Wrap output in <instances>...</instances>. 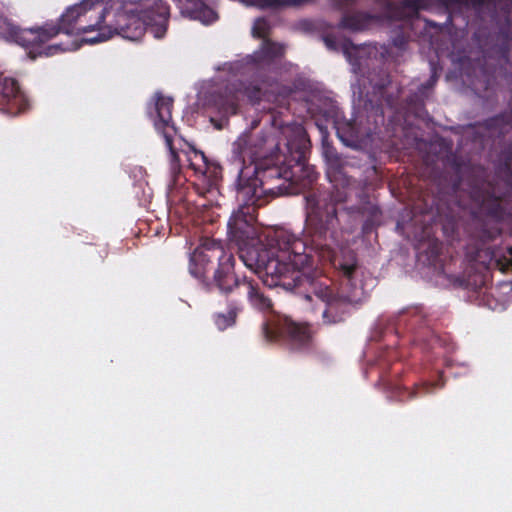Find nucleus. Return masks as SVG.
Returning a JSON list of instances; mask_svg holds the SVG:
<instances>
[{"label": "nucleus", "instance_id": "nucleus-31", "mask_svg": "<svg viewBox=\"0 0 512 512\" xmlns=\"http://www.w3.org/2000/svg\"><path fill=\"white\" fill-rule=\"evenodd\" d=\"M355 0H330L332 6L338 10L348 9Z\"/></svg>", "mask_w": 512, "mask_h": 512}, {"label": "nucleus", "instance_id": "nucleus-4", "mask_svg": "<svg viewBox=\"0 0 512 512\" xmlns=\"http://www.w3.org/2000/svg\"><path fill=\"white\" fill-rule=\"evenodd\" d=\"M252 191L249 187L237 190L239 207L232 213L227 223L228 237L239 247V258L243 264L257 274L264 285L269 288L292 289L295 286L294 281L298 280L301 274L294 271V278H287L291 250L281 247L278 241L279 233L286 230L276 231V248L268 249L259 241L254 243L256 241L254 224L257 218V210L263 205L251 198Z\"/></svg>", "mask_w": 512, "mask_h": 512}, {"label": "nucleus", "instance_id": "nucleus-30", "mask_svg": "<svg viewBox=\"0 0 512 512\" xmlns=\"http://www.w3.org/2000/svg\"><path fill=\"white\" fill-rule=\"evenodd\" d=\"M458 225H459L458 219L454 215H451L447 219V223H445L443 225V229L445 232H448V230H450L452 233H454L455 230L457 229Z\"/></svg>", "mask_w": 512, "mask_h": 512}, {"label": "nucleus", "instance_id": "nucleus-28", "mask_svg": "<svg viewBox=\"0 0 512 512\" xmlns=\"http://www.w3.org/2000/svg\"><path fill=\"white\" fill-rule=\"evenodd\" d=\"M428 0H404L403 6L412 14H417L420 10L427 8Z\"/></svg>", "mask_w": 512, "mask_h": 512}, {"label": "nucleus", "instance_id": "nucleus-20", "mask_svg": "<svg viewBox=\"0 0 512 512\" xmlns=\"http://www.w3.org/2000/svg\"><path fill=\"white\" fill-rule=\"evenodd\" d=\"M372 20L373 17L365 12H344L338 23V28L351 32H360L366 30L371 25Z\"/></svg>", "mask_w": 512, "mask_h": 512}, {"label": "nucleus", "instance_id": "nucleus-21", "mask_svg": "<svg viewBox=\"0 0 512 512\" xmlns=\"http://www.w3.org/2000/svg\"><path fill=\"white\" fill-rule=\"evenodd\" d=\"M241 308L235 303L228 305L227 313H217L214 315V323L219 330H225L235 324L237 315Z\"/></svg>", "mask_w": 512, "mask_h": 512}, {"label": "nucleus", "instance_id": "nucleus-7", "mask_svg": "<svg viewBox=\"0 0 512 512\" xmlns=\"http://www.w3.org/2000/svg\"><path fill=\"white\" fill-rule=\"evenodd\" d=\"M105 0H83L66 9L59 24L46 23L37 28L15 29V42L26 48H36L48 42L59 33L81 35L92 31L100 32L101 23H96V16L102 13L101 2Z\"/></svg>", "mask_w": 512, "mask_h": 512}, {"label": "nucleus", "instance_id": "nucleus-32", "mask_svg": "<svg viewBox=\"0 0 512 512\" xmlns=\"http://www.w3.org/2000/svg\"><path fill=\"white\" fill-rule=\"evenodd\" d=\"M261 96V88L260 87H254L253 89V95H250L251 98L260 99Z\"/></svg>", "mask_w": 512, "mask_h": 512}, {"label": "nucleus", "instance_id": "nucleus-9", "mask_svg": "<svg viewBox=\"0 0 512 512\" xmlns=\"http://www.w3.org/2000/svg\"><path fill=\"white\" fill-rule=\"evenodd\" d=\"M311 288L313 294L322 302V322L325 325H336L345 321L350 312V306L360 303L365 298L363 285H354L353 288L335 290L333 287L313 280V284H304L296 287Z\"/></svg>", "mask_w": 512, "mask_h": 512}, {"label": "nucleus", "instance_id": "nucleus-27", "mask_svg": "<svg viewBox=\"0 0 512 512\" xmlns=\"http://www.w3.org/2000/svg\"><path fill=\"white\" fill-rule=\"evenodd\" d=\"M253 36L256 38L266 39L268 34L267 22L264 19H257L252 28Z\"/></svg>", "mask_w": 512, "mask_h": 512}, {"label": "nucleus", "instance_id": "nucleus-16", "mask_svg": "<svg viewBox=\"0 0 512 512\" xmlns=\"http://www.w3.org/2000/svg\"><path fill=\"white\" fill-rule=\"evenodd\" d=\"M26 99L18 82L11 77L0 75V110L10 113L24 108Z\"/></svg>", "mask_w": 512, "mask_h": 512}, {"label": "nucleus", "instance_id": "nucleus-23", "mask_svg": "<svg viewBox=\"0 0 512 512\" xmlns=\"http://www.w3.org/2000/svg\"><path fill=\"white\" fill-rule=\"evenodd\" d=\"M409 42V35H407L402 30L396 31L395 35L392 37L391 44L387 47H384V52L382 55H387L392 57L393 49H396L398 52H404L407 49Z\"/></svg>", "mask_w": 512, "mask_h": 512}, {"label": "nucleus", "instance_id": "nucleus-8", "mask_svg": "<svg viewBox=\"0 0 512 512\" xmlns=\"http://www.w3.org/2000/svg\"><path fill=\"white\" fill-rule=\"evenodd\" d=\"M105 1L106 6L102 8V13L96 16V23H101L100 32L95 37L87 38L86 42H103L115 34L130 41H139L147 27L138 12V7L124 0Z\"/></svg>", "mask_w": 512, "mask_h": 512}, {"label": "nucleus", "instance_id": "nucleus-3", "mask_svg": "<svg viewBox=\"0 0 512 512\" xmlns=\"http://www.w3.org/2000/svg\"><path fill=\"white\" fill-rule=\"evenodd\" d=\"M279 133L274 150L238 174L237 190L251 188V198L260 205H266L269 197L294 193L298 187L309 186L317 179V173L306 163L311 143L304 127L285 125Z\"/></svg>", "mask_w": 512, "mask_h": 512}, {"label": "nucleus", "instance_id": "nucleus-18", "mask_svg": "<svg viewBox=\"0 0 512 512\" xmlns=\"http://www.w3.org/2000/svg\"><path fill=\"white\" fill-rule=\"evenodd\" d=\"M323 42L331 51L341 50L352 64L354 72L361 71L362 62L361 57L358 56L360 49L350 40L339 41L335 35L327 34L323 36Z\"/></svg>", "mask_w": 512, "mask_h": 512}, {"label": "nucleus", "instance_id": "nucleus-33", "mask_svg": "<svg viewBox=\"0 0 512 512\" xmlns=\"http://www.w3.org/2000/svg\"><path fill=\"white\" fill-rule=\"evenodd\" d=\"M438 246L439 245L436 242L433 244L432 253L435 254V255H438V253H439V247Z\"/></svg>", "mask_w": 512, "mask_h": 512}, {"label": "nucleus", "instance_id": "nucleus-25", "mask_svg": "<svg viewBox=\"0 0 512 512\" xmlns=\"http://www.w3.org/2000/svg\"><path fill=\"white\" fill-rule=\"evenodd\" d=\"M248 4L261 9H279L281 0H245Z\"/></svg>", "mask_w": 512, "mask_h": 512}, {"label": "nucleus", "instance_id": "nucleus-12", "mask_svg": "<svg viewBox=\"0 0 512 512\" xmlns=\"http://www.w3.org/2000/svg\"><path fill=\"white\" fill-rule=\"evenodd\" d=\"M284 54V47L269 39H264L261 48L248 57L255 80L263 85H271L277 77L276 61Z\"/></svg>", "mask_w": 512, "mask_h": 512}, {"label": "nucleus", "instance_id": "nucleus-2", "mask_svg": "<svg viewBox=\"0 0 512 512\" xmlns=\"http://www.w3.org/2000/svg\"><path fill=\"white\" fill-rule=\"evenodd\" d=\"M332 190L317 188L305 196L306 213L302 237L291 231L280 232L278 241L281 247L291 250V260L287 278L293 279L294 271L301 274L295 280V286L288 291L304 284H313L316 280L313 274L306 269L313 266L314 255L321 263H329L341 278L340 286L353 288L362 285L358 280L359 263L357 254L349 247L340 246L342 232L337 217V204L345 202L348 197L349 184L341 172L335 170L333 178L328 173Z\"/></svg>", "mask_w": 512, "mask_h": 512}, {"label": "nucleus", "instance_id": "nucleus-15", "mask_svg": "<svg viewBox=\"0 0 512 512\" xmlns=\"http://www.w3.org/2000/svg\"><path fill=\"white\" fill-rule=\"evenodd\" d=\"M182 17L211 25L218 20L217 12L205 0H172Z\"/></svg>", "mask_w": 512, "mask_h": 512}, {"label": "nucleus", "instance_id": "nucleus-19", "mask_svg": "<svg viewBox=\"0 0 512 512\" xmlns=\"http://www.w3.org/2000/svg\"><path fill=\"white\" fill-rule=\"evenodd\" d=\"M211 102L218 113L226 119L231 115L237 114L239 102L238 96L229 91L228 88L223 92L213 93L211 95Z\"/></svg>", "mask_w": 512, "mask_h": 512}, {"label": "nucleus", "instance_id": "nucleus-1", "mask_svg": "<svg viewBox=\"0 0 512 512\" xmlns=\"http://www.w3.org/2000/svg\"><path fill=\"white\" fill-rule=\"evenodd\" d=\"M481 127L502 139L500 155L504 163L492 177L473 173L463 181L458 179L451 187L453 205L468 217L463 271L455 284L473 291L485 285L488 271H512V250L501 254L490 245L500 234L498 224L505 213L503 203L512 192V97L502 112L485 119Z\"/></svg>", "mask_w": 512, "mask_h": 512}, {"label": "nucleus", "instance_id": "nucleus-24", "mask_svg": "<svg viewBox=\"0 0 512 512\" xmlns=\"http://www.w3.org/2000/svg\"><path fill=\"white\" fill-rule=\"evenodd\" d=\"M345 129H347V132H344L342 128H338L337 134L344 143L350 145V142L357 138V133L354 126L351 123H347Z\"/></svg>", "mask_w": 512, "mask_h": 512}, {"label": "nucleus", "instance_id": "nucleus-5", "mask_svg": "<svg viewBox=\"0 0 512 512\" xmlns=\"http://www.w3.org/2000/svg\"><path fill=\"white\" fill-rule=\"evenodd\" d=\"M235 263L234 255L225 250L222 241L204 238L190 256L189 272L193 277L204 281L207 273L214 270L212 282L208 286H214L226 296L244 288L253 308L263 312L270 311L273 307L272 300L264 294L254 279L237 274Z\"/></svg>", "mask_w": 512, "mask_h": 512}, {"label": "nucleus", "instance_id": "nucleus-6", "mask_svg": "<svg viewBox=\"0 0 512 512\" xmlns=\"http://www.w3.org/2000/svg\"><path fill=\"white\" fill-rule=\"evenodd\" d=\"M172 109L173 99L171 97L163 96L161 93L155 94L154 126L162 134L169 150L171 174L176 179L182 166L187 165L195 177L192 182L193 192L202 198H207L209 194H214L217 190L222 168L220 165L210 162L202 151L188 143H183L185 148L175 146L174 136L177 130L172 120Z\"/></svg>", "mask_w": 512, "mask_h": 512}, {"label": "nucleus", "instance_id": "nucleus-26", "mask_svg": "<svg viewBox=\"0 0 512 512\" xmlns=\"http://www.w3.org/2000/svg\"><path fill=\"white\" fill-rule=\"evenodd\" d=\"M499 38L501 39L500 52L504 58H507L510 51V32L508 29H502L499 32Z\"/></svg>", "mask_w": 512, "mask_h": 512}, {"label": "nucleus", "instance_id": "nucleus-10", "mask_svg": "<svg viewBox=\"0 0 512 512\" xmlns=\"http://www.w3.org/2000/svg\"><path fill=\"white\" fill-rule=\"evenodd\" d=\"M264 338L277 342L291 352L307 354L314 350L316 331L307 322H296L291 317L278 315L262 325Z\"/></svg>", "mask_w": 512, "mask_h": 512}, {"label": "nucleus", "instance_id": "nucleus-17", "mask_svg": "<svg viewBox=\"0 0 512 512\" xmlns=\"http://www.w3.org/2000/svg\"><path fill=\"white\" fill-rule=\"evenodd\" d=\"M380 380L383 382L385 390L388 393V397L391 400L398 402H406L417 397L427 395L431 393L433 388L437 385V383L425 382L421 384H414L413 389L409 390L400 384H392L387 381L384 376H381Z\"/></svg>", "mask_w": 512, "mask_h": 512}, {"label": "nucleus", "instance_id": "nucleus-11", "mask_svg": "<svg viewBox=\"0 0 512 512\" xmlns=\"http://www.w3.org/2000/svg\"><path fill=\"white\" fill-rule=\"evenodd\" d=\"M280 136L266 138L263 134L244 132L232 144L233 157L240 162L242 168L255 166L260 158L267 156V150H274V144Z\"/></svg>", "mask_w": 512, "mask_h": 512}, {"label": "nucleus", "instance_id": "nucleus-14", "mask_svg": "<svg viewBox=\"0 0 512 512\" xmlns=\"http://www.w3.org/2000/svg\"><path fill=\"white\" fill-rule=\"evenodd\" d=\"M134 4L154 37H164L170 19L169 4L164 0H145Z\"/></svg>", "mask_w": 512, "mask_h": 512}, {"label": "nucleus", "instance_id": "nucleus-22", "mask_svg": "<svg viewBox=\"0 0 512 512\" xmlns=\"http://www.w3.org/2000/svg\"><path fill=\"white\" fill-rule=\"evenodd\" d=\"M437 79L433 75L431 78L424 84L419 87L418 93L411 95L407 99V104L409 106H414L415 110H421L424 108V98L427 97L428 90L432 89L436 83Z\"/></svg>", "mask_w": 512, "mask_h": 512}, {"label": "nucleus", "instance_id": "nucleus-13", "mask_svg": "<svg viewBox=\"0 0 512 512\" xmlns=\"http://www.w3.org/2000/svg\"><path fill=\"white\" fill-rule=\"evenodd\" d=\"M393 327L399 337L409 335V341L414 344L426 341L432 334L430 320L420 307H409L400 311L393 321Z\"/></svg>", "mask_w": 512, "mask_h": 512}, {"label": "nucleus", "instance_id": "nucleus-29", "mask_svg": "<svg viewBox=\"0 0 512 512\" xmlns=\"http://www.w3.org/2000/svg\"><path fill=\"white\" fill-rule=\"evenodd\" d=\"M315 0H281V8L284 7H302L314 3Z\"/></svg>", "mask_w": 512, "mask_h": 512}]
</instances>
